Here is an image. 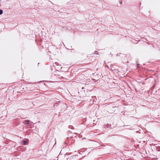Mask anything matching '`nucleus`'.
I'll use <instances>...</instances> for the list:
<instances>
[{
  "mask_svg": "<svg viewBox=\"0 0 160 160\" xmlns=\"http://www.w3.org/2000/svg\"><path fill=\"white\" fill-rule=\"evenodd\" d=\"M30 121L29 120H26L24 121V123L25 125H27V124L30 123Z\"/></svg>",
  "mask_w": 160,
  "mask_h": 160,
  "instance_id": "f257e3e1",
  "label": "nucleus"
},
{
  "mask_svg": "<svg viewBox=\"0 0 160 160\" xmlns=\"http://www.w3.org/2000/svg\"><path fill=\"white\" fill-rule=\"evenodd\" d=\"M26 143H27L26 141H22V145H25Z\"/></svg>",
  "mask_w": 160,
  "mask_h": 160,
  "instance_id": "f03ea898",
  "label": "nucleus"
},
{
  "mask_svg": "<svg viewBox=\"0 0 160 160\" xmlns=\"http://www.w3.org/2000/svg\"><path fill=\"white\" fill-rule=\"evenodd\" d=\"M3 13V11L1 10L0 9V15L2 14Z\"/></svg>",
  "mask_w": 160,
  "mask_h": 160,
  "instance_id": "7ed1b4c3",
  "label": "nucleus"
},
{
  "mask_svg": "<svg viewBox=\"0 0 160 160\" xmlns=\"http://www.w3.org/2000/svg\"><path fill=\"white\" fill-rule=\"evenodd\" d=\"M69 128H70L72 129V128H73V127L72 126H69Z\"/></svg>",
  "mask_w": 160,
  "mask_h": 160,
  "instance_id": "20e7f679",
  "label": "nucleus"
},
{
  "mask_svg": "<svg viewBox=\"0 0 160 160\" xmlns=\"http://www.w3.org/2000/svg\"><path fill=\"white\" fill-rule=\"evenodd\" d=\"M98 52L97 51H95V54H97Z\"/></svg>",
  "mask_w": 160,
  "mask_h": 160,
  "instance_id": "39448f33",
  "label": "nucleus"
},
{
  "mask_svg": "<svg viewBox=\"0 0 160 160\" xmlns=\"http://www.w3.org/2000/svg\"><path fill=\"white\" fill-rule=\"evenodd\" d=\"M137 65L138 67L139 65V64H137Z\"/></svg>",
  "mask_w": 160,
  "mask_h": 160,
  "instance_id": "423d86ee",
  "label": "nucleus"
},
{
  "mask_svg": "<svg viewBox=\"0 0 160 160\" xmlns=\"http://www.w3.org/2000/svg\"><path fill=\"white\" fill-rule=\"evenodd\" d=\"M120 4H122V2H120Z\"/></svg>",
  "mask_w": 160,
  "mask_h": 160,
  "instance_id": "0eeeda50",
  "label": "nucleus"
}]
</instances>
